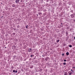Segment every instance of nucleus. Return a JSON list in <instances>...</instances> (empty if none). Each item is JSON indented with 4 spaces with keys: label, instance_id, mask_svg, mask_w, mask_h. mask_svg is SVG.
Wrapping results in <instances>:
<instances>
[{
    "label": "nucleus",
    "instance_id": "f257e3e1",
    "mask_svg": "<svg viewBox=\"0 0 75 75\" xmlns=\"http://www.w3.org/2000/svg\"><path fill=\"white\" fill-rule=\"evenodd\" d=\"M28 52H32V50H31V49H29L28 50Z\"/></svg>",
    "mask_w": 75,
    "mask_h": 75
},
{
    "label": "nucleus",
    "instance_id": "f03ea898",
    "mask_svg": "<svg viewBox=\"0 0 75 75\" xmlns=\"http://www.w3.org/2000/svg\"><path fill=\"white\" fill-rule=\"evenodd\" d=\"M72 72L71 71H69L68 72V74L69 75H71L72 74Z\"/></svg>",
    "mask_w": 75,
    "mask_h": 75
},
{
    "label": "nucleus",
    "instance_id": "7ed1b4c3",
    "mask_svg": "<svg viewBox=\"0 0 75 75\" xmlns=\"http://www.w3.org/2000/svg\"><path fill=\"white\" fill-rule=\"evenodd\" d=\"M19 0H16V3H19Z\"/></svg>",
    "mask_w": 75,
    "mask_h": 75
},
{
    "label": "nucleus",
    "instance_id": "20e7f679",
    "mask_svg": "<svg viewBox=\"0 0 75 75\" xmlns=\"http://www.w3.org/2000/svg\"><path fill=\"white\" fill-rule=\"evenodd\" d=\"M64 75H68V73H67V72H65L64 73Z\"/></svg>",
    "mask_w": 75,
    "mask_h": 75
},
{
    "label": "nucleus",
    "instance_id": "39448f33",
    "mask_svg": "<svg viewBox=\"0 0 75 75\" xmlns=\"http://www.w3.org/2000/svg\"><path fill=\"white\" fill-rule=\"evenodd\" d=\"M71 16L72 18H74V15H71Z\"/></svg>",
    "mask_w": 75,
    "mask_h": 75
},
{
    "label": "nucleus",
    "instance_id": "423d86ee",
    "mask_svg": "<svg viewBox=\"0 0 75 75\" xmlns=\"http://www.w3.org/2000/svg\"><path fill=\"white\" fill-rule=\"evenodd\" d=\"M66 55H69V53L68 52H67L66 53Z\"/></svg>",
    "mask_w": 75,
    "mask_h": 75
},
{
    "label": "nucleus",
    "instance_id": "0eeeda50",
    "mask_svg": "<svg viewBox=\"0 0 75 75\" xmlns=\"http://www.w3.org/2000/svg\"><path fill=\"white\" fill-rule=\"evenodd\" d=\"M59 40H57V42H59Z\"/></svg>",
    "mask_w": 75,
    "mask_h": 75
},
{
    "label": "nucleus",
    "instance_id": "6e6552de",
    "mask_svg": "<svg viewBox=\"0 0 75 75\" xmlns=\"http://www.w3.org/2000/svg\"><path fill=\"white\" fill-rule=\"evenodd\" d=\"M69 47H72V45H69Z\"/></svg>",
    "mask_w": 75,
    "mask_h": 75
},
{
    "label": "nucleus",
    "instance_id": "1a4fd4ad",
    "mask_svg": "<svg viewBox=\"0 0 75 75\" xmlns=\"http://www.w3.org/2000/svg\"><path fill=\"white\" fill-rule=\"evenodd\" d=\"M63 65H66V63L65 62L63 63Z\"/></svg>",
    "mask_w": 75,
    "mask_h": 75
},
{
    "label": "nucleus",
    "instance_id": "9d476101",
    "mask_svg": "<svg viewBox=\"0 0 75 75\" xmlns=\"http://www.w3.org/2000/svg\"><path fill=\"white\" fill-rule=\"evenodd\" d=\"M28 26L27 25L26 26V28H28Z\"/></svg>",
    "mask_w": 75,
    "mask_h": 75
},
{
    "label": "nucleus",
    "instance_id": "9b49d317",
    "mask_svg": "<svg viewBox=\"0 0 75 75\" xmlns=\"http://www.w3.org/2000/svg\"><path fill=\"white\" fill-rule=\"evenodd\" d=\"M12 6L13 7H15V5L14 4H13Z\"/></svg>",
    "mask_w": 75,
    "mask_h": 75
},
{
    "label": "nucleus",
    "instance_id": "f8f14e48",
    "mask_svg": "<svg viewBox=\"0 0 75 75\" xmlns=\"http://www.w3.org/2000/svg\"><path fill=\"white\" fill-rule=\"evenodd\" d=\"M15 71H15V70H13V72H15Z\"/></svg>",
    "mask_w": 75,
    "mask_h": 75
},
{
    "label": "nucleus",
    "instance_id": "ddd939ff",
    "mask_svg": "<svg viewBox=\"0 0 75 75\" xmlns=\"http://www.w3.org/2000/svg\"><path fill=\"white\" fill-rule=\"evenodd\" d=\"M15 73H17V70H16L15 71Z\"/></svg>",
    "mask_w": 75,
    "mask_h": 75
},
{
    "label": "nucleus",
    "instance_id": "4468645a",
    "mask_svg": "<svg viewBox=\"0 0 75 75\" xmlns=\"http://www.w3.org/2000/svg\"><path fill=\"white\" fill-rule=\"evenodd\" d=\"M62 56H64V54H62Z\"/></svg>",
    "mask_w": 75,
    "mask_h": 75
},
{
    "label": "nucleus",
    "instance_id": "2eb2a0df",
    "mask_svg": "<svg viewBox=\"0 0 75 75\" xmlns=\"http://www.w3.org/2000/svg\"><path fill=\"white\" fill-rule=\"evenodd\" d=\"M33 67V66H31V68H32Z\"/></svg>",
    "mask_w": 75,
    "mask_h": 75
},
{
    "label": "nucleus",
    "instance_id": "dca6fc26",
    "mask_svg": "<svg viewBox=\"0 0 75 75\" xmlns=\"http://www.w3.org/2000/svg\"><path fill=\"white\" fill-rule=\"evenodd\" d=\"M64 62H66V61H67V60H64Z\"/></svg>",
    "mask_w": 75,
    "mask_h": 75
},
{
    "label": "nucleus",
    "instance_id": "f3484780",
    "mask_svg": "<svg viewBox=\"0 0 75 75\" xmlns=\"http://www.w3.org/2000/svg\"><path fill=\"white\" fill-rule=\"evenodd\" d=\"M71 70L72 71V72H74V71H73L72 69H71Z\"/></svg>",
    "mask_w": 75,
    "mask_h": 75
},
{
    "label": "nucleus",
    "instance_id": "a211bd4d",
    "mask_svg": "<svg viewBox=\"0 0 75 75\" xmlns=\"http://www.w3.org/2000/svg\"><path fill=\"white\" fill-rule=\"evenodd\" d=\"M73 68H74V69H75V67H73Z\"/></svg>",
    "mask_w": 75,
    "mask_h": 75
},
{
    "label": "nucleus",
    "instance_id": "6ab92c4d",
    "mask_svg": "<svg viewBox=\"0 0 75 75\" xmlns=\"http://www.w3.org/2000/svg\"><path fill=\"white\" fill-rule=\"evenodd\" d=\"M74 39H75V37H74Z\"/></svg>",
    "mask_w": 75,
    "mask_h": 75
}]
</instances>
